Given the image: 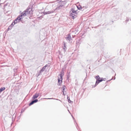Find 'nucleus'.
Returning <instances> with one entry per match:
<instances>
[{"label": "nucleus", "mask_w": 131, "mask_h": 131, "mask_svg": "<svg viewBox=\"0 0 131 131\" xmlns=\"http://www.w3.org/2000/svg\"><path fill=\"white\" fill-rule=\"evenodd\" d=\"M32 7L31 6H29L20 15H19L20 17H22L23 16H27L29 14L30 15L32 14Z\"/></svg>", "instance_id": "f257e3e1"}, {"label": "nucleus", "mask_w": 131, "mask_h": 131, "mask_svg": "<svg viewBox=\"0 0 131 131\" xmlns=\"http://www.w3.org/2000/svg\"><path fill=\"white\" fill-rule=\"evenodd\" d=\"M95 78L96 79L95 84V87L100 82L102 81V79L101 78H100L99 75H97L95 77Z\"/></svg>", "instance_id": "f03ea898"}, {"label": "nucleus", "mask_w": 131, "mask_h": 131, "mask_svg": "<svg viewBox=\"0 0 131 131\" xmlns=\"http://www.w3.org/2000/svg\"><path fill=\"white\" fill-rule=\"evenodd\" d=\"M66 3L67 2L66 1H61L60 5L57 7V9H60L63 8H64V6L65 5Z\"/></svg>", "instance_id": "7ed1b4c3"}, {"label": "nucleus", "mask_w": 131, "mask_h": 131, "mask_svg": "<svg viewBox=\"0 0 131 131\" xmlns=\"http://www.w3.org/2000/svg\"><path fill=\"white\" fill-rule=\"evenodd\" d=\"M22 17H20L19 16H18L14 21L15 23H17L21 21V19H22Z\"/></svg>", "instance_id": "20e7f679"}, {"label": "nucleus", "mask_w": 131, "mask_h": 131, "mask_svg": "<svg viewBox=\"0 0 131 131\" xmlns=\"http://www.w3.org/2000/svg\"><path fill=\"white\" fill-rule=\"evenodd\" d=\"M65 38L66 39L67 41H69V42L72 40L70 34H68L67 36V37H65Z\"/></svg>", "instance_id": "39448f33"}, {"label": "nucleus", "mask_w": 131, "mask_h": 131, "mask_svg": "<svg viewBox=\"0 0 131 131\" xmlns=\"http://www.w3.org/2000/svg\"><path fill=\"white\" fill-rule=\"evenodd\" d=\"M77 10H75L74 8H72L71 11L70 12V15H73V14H77Z\"/></svg>", "instance_id": "423d86ee"}, {"label": "nucleus", "mask_w": 131, "mask_h": 131, "mask_svg": "<svg viewBox=\"0 0 131 131\" xmlns=\"http://www.w3.org/2000/svg\"><path fill=\"white\" fill-rule=\"evenodd\" d=\"M38 99H34L32 100L29 104V105L30 106L33 104L34 103L37 102L38 101Z\"/></svg>", "instance_id": "0eeeda50"}, {"label": "nucleus", "mask_w": 131, "mask_h": 131, "mask_svg": "<svg viewBox=\"0 0 131 131\" xmlns=\"http://www.w3.org/2000/svg\"><path fill=\"white\" fill-rule=\"evenodd\" d=\"M58 77V83L59 84H58V85H60V84H61L62 82V77L61 75L60 77V78H59V77Z\"/></svg>", "instance_id": "6e6552de"}, {"label": "nucleus", "mask_w": 131, "mask_h": 131, "mask_svg": "<svg viewBox=\"0 0 131 131\" xmlns=\"http://www.w3.org/2000/svg\"><path fill=\"white\" fill-rule=\"evenodd\" d=\"M40 94L39 93H35L34 95H33L32 97V99L33 100L36 99L37 98L38 96H39Z\"/></svg>", "instance_id": "1a4fd4ad"}, {"label": "nucleus", "mask_w": 131, "mask_h": 131, "mask_svg": "<svg viewBox=\"0 0 131 131\" xmlns=\"http://www.w3.org/2000/svg\"><path fill=\"white\" fill-rule=\"evenodd\" d=\"M50 65H49V64H47L44 66L41 69V71H44L45 70L46 68V67H49L50 66Z\"/></svg>", "instance_id": "9d476101"}, {"label": "nucleus", "mask_w": 131, "mask_h": 131, "mask_svg": "<svg viewBox=\"0 0 131 131\" xmlns=\"http://www.w3.org/2000/svg\"><path fill=\"white\" fill-rule=\"evenodd\" d=\"M54 12V11H48V12H44L43 13V14L44 15H46V14H49L53 13Z\"/></svg>", "instance_id": "9b49d317"}, {"label": "nucleus", "mask_w": 131, "mask_h": 131, "mask_svg": "<svg viewBox=\"0 0 131 131\" xmlns=\"http://www.w3.org/2000/svg\"><path fill=\"white\" fill-rule=\"evenodd\" d=\"M77 6L78 9L82 11H83L84 10V9H83V10H82V9H83V8L81 6Z\"/></svg>", "instance_id": "f8f14e48"}, {"label": "nucleus", "mask_w": 131, "mask_h": 131, "mask_svg": "<svg viewBox=\"0 0 131 131\" xmlns=\"http://www.w3.org/2000/svg\"><path fill=\"white\" fill-rule=\"evenodd\" d=\"M73 15H70V16H71L72 17V18L74 19V18H75L77 17V14H73Z\"/></svg>", "instance_id": "ddd939ff"}, {"label": "nucleus", "mask_w": 131, "mask_h": 131, "mask_svg": "<svg viewBox=\"0 0 131 131\" xmlns=\"http://www.w3.org/2000/svg\"><path fill=\"white\" fill-rule=\"evenodd\" d=\"M64 72L63 70H62L61 71L59 75V76L60 77L61 75L62 77L64 75Z\"/></svg>", "instance_id": "4468645a"}, {"label": "nucleus", "mask_w": 131, "mask_h": 131, "mask_svg": "<svg viewBox=\"0 0 131 131\" xmlns=\"http://www.w3.org/2000/svg\"><path fill=\"white\" fill-rule=\"evenodd\" d=\"M70 72H68L67 73V80H68V79H69V78L70 77Z\"/></svg>", "instance_id": "2eb2a0df"}, {"label": "nucleus", "mask_w": 131, "mask_h": 131, "mask_svg": "<svg viewBox=\"0 0 131 131\" xmlns=\"http://www.w3.org/2000/svg\"><path fill=\"white\" fill-rule=\"evenodd\" d=\"M63 52H64V54L65 55L67 53V51H66V50H67V48H64V47H63Z\"/></svg>", "instance_id": "dca6fc26"}, {"label": "nucleus", "mask_w": 131, "mask_h": 131, "mask_svg": "<svg viewBox=\"0 0 131 131\" xmlns=\"http://www.w3.org/2000/svg\"><path fill=\"white\" fill-rule=\"evenodd\" d=\"M5 87L1 88H0V93L2 92L5 89Z\"/></svg>", "instance_id": "f3484780"}, {"label": "nucleus", "mask_w": 131, "mask_h": 131, "mask_svg": "<svg viewBox=\"0 0 131 131\" xmlns=\"http://www.w3.org/2000/svg\"><path fill=\"white\" fill-rule=\"evenodd\" d=\"M45 99H54V100H59V101H60L61 102V101L60 100H59L58 99H55V98H45Z\"/></svg>", "instance_id": "a211bd4d"}, {"label": "nucleus", "mask_w": 131, "mask_h": 131, "mask_svg": "<svg viewBox=\"0 0 131 131\" xmlns=\"http://www.w3.org/2000/svg\"><path fill=\"white\" fill-rule=\"evenodd\" d=\"M42 72H43V71H41V69L39 71L38 74L37 75V77H38V76H39L40 74Z\"/></svg>", "instance_id": "6ab92c4d"}, {"label": "nucleus", "mask_w": 131, "mask_h": 131, "mask_svg": "<svg viewBox=\"0 0 131 131\" xmlns=\"http://www.w3.org/2000/svg\"><path fill=\"white\" fill-rule=\"evenodd\" d=\"M67 99L69 103H71L72 102V101L70 100V97H69L67 96Z\"/></svg>", "instance_id": "aec40b11"}, {"label": "nucleus", "mask_w": 131, "mask_h": 131, "mask_svg": "<svg viewBox=\"0 0 131 131\" xmlns=\"http://www.w3.org/2000/svg\"><path fill=\"white\" fill-rule=\"evenodd\" d=\"M13 27V26H12L11 25H10L8 27V30L9 29L11 30L12 28Z\"/></svg>", "instance_id": "412c9836"}, {"label": "nucleus", "mask_w": 131, "mask_h": 131, "mask_svg": "<svg viewBox=\"0 0 131 131\" xmlns=\"http://www.w3.org/2000/svg\"><path fill=\"white\" fill-rule=\"evenodd\" d=\"M62 90H63L62 91H64V90H65L66 88V86H63L62 87Z\"/></svg>", "instance_id": "4be33fe9"}, {"label": "nucleus", "mask_w": 131, "mask_h": 131, "mask_svg": "<svg viewBox=\"0 0 131 131\" xmlns=\"http://www.w3.org/2000/svg\"><path fill=\"white\" fill-rule=\"evenodd\" d=\"M16 24V23H15V22H14V21L13 20V22L10 25H11L13 27L14 25Z\"/></svg>", "instance_id": "5701e85b"}, {"label": "nucleus", "mask_w": 131, "mask_h": 131, "mask_svg": "<svg viewBox=\"0 0 131 131\" xmlns=\"http://www.w3.org/2000/svg\"><path fill=\"white\" fill-rule=\"evenodd\" d=\"M63 47H64V48H67L66 47V44L64 42H63Z\"/></svg>", "instance_id": "b1692460"}, {"label": "nucleus", "mask_w": 131, "mask_h": 131, "mask_svg": "<svg viewBox=\"0 0 131 131\" xmlns=\"http://www.w3.org/2000/svg\"><path fill=\"white\" fill-rule=\"evenodd\" d=\"M102 79V81H105L106 80V78H101Z\"/></svg>", "instance_id": "393cba45"}, {"label": "nucleus", "mask_w": 131, "mask_h": 131, "mask_svg": "<svg viewBox=\"0 0 131 131\" xmlns=\"http://www.w3.org/2000/svg\"><path fill=\"white\" fill-rule=\"evenodd\" d=\"M126 20L127 21H129V19L128 18H126Z\"/></svg>", "instance_id": "a878e982"}, {"label": "nucleus", "mask_w": 131, "mask_h": 131, "mask_svg": "<svg viewBox=\"0 0 131 131\" xmlns=\"http://www.w3.org/2000/svg\"><path fill=\"white\" fill-rule=\"evenodd\" d=\"M17 69H14V72H15L17 71Z\"/></svg>", "instance_id": "bb28decb"}, {"label": "nucleus", "mask_w": 131, "mask_h": 131, "mask_svg": "<svg viewBox=\"0 0 131 131\" xmlns=\"http://www.w3.org/2000/svg\"><path fill=\"white\" fill-rule=\"evenodd\" d=\"M112 79H113V78H112L110 80H107V81L106 82H109V81H111V80H112Z\"/></svg>", "instance_id": "cd10ccee"}, {"label": "nucleus", "mask_w": 131, "mask_h": 131, "mask_svg": "<svg viewBox=\"0 0 131 131\" xmlns=\"http://www.w3.org/2000/svg\"><path fill=\"white\" fill-rule=\"evenodd\" d=\"M24 110H23L22 109L21 113H22L23 112H24Z\"/></svg>", "instance_id": "c85d7f7f"}, {"label": "nucleus", "mask_w": 131, "mask_h": 131, "mask_svg": "<svg viewBox=\"0 0 131 131\" xmlns=\"http://www.w3.org/2000/svg\"><path fill=\"white\" fill-rule=\"evenodd\" d=\"M62 92L63 93V94L64 95H65V94H64V91H62Z\"/></svg>", "instance_id": "c756f323"}, {"label": "nucleus", "mask_w": 131, "mask_h": 131, "mask_svg": "<svg viewBox=\"0 0 131 131\" xmlns=\"http://www.w3.org/2000/svg\"><path fill=\"white\" fill-rule=\"evenodd\" d=\"M59 54H61V52L60 51H59Z\"/></svg>", "instance_id": "7c9ffc66"}, {"label": "nucleus", "mask_w": 131, "mask_h": 131, "mask_svg": "<svg viewBox=\"0 0 131 131\" xmlns=\"http://www.w3.org/2000/svg\"><path fill=\"white\" fill-rule=\"evenodd\" d=\"M6 6H7V5H6V4L5 5H4V7H5Z\"/></svg>", "instance_id": "2f4dec72"}, {"label": "nucleus", "mask_w": 131, "mask_h": 131, "mask_svg": "<svg viewBox=\"0 0 131 131\" xmlns=\"http://www.w3.org/2000/svg\"><path fill=\"white\" fill-rule=\"evenodd\" d=\"M115 79V77H114V80Z\"/></svg>", "instance_id": "473e14b6"}, {"label": "nucleus", "mask_w": 131, "mask_h": 131, "mask_svg": "<svg viewBox=\"0 0 131 131\" xmlns=\"http://www.w3.org/2000/svg\"><path fill=\"white\" fill-rule=\"evenodd\" d=\"M84 8V7L82 8H83V9H82V10H83V9H84V8Z\"/></svg>", "instance_id": "72a5a7b5"}, {"label": "nucleus", "mask_w": 131, "mask_h": 131, "mask_svg": "<svg viewBox=\"0 0 131 131\" xmlns=\"http://www.w3.org/2000/svg\"><path fill=\"white\" fill-rule=\"evenodd\" d=\"M72 117H73V118L74 119V117H73V116H72Z\"/></svg>", "instance_id": "f704fd0d"}]
</instances>
